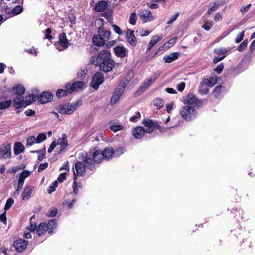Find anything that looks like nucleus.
Wrapping results in <instances>:
<instances>
[{
    "mask_svg": "<svg viewBox=\"0 0 255 255\" xmlns=\"http://www.w3.org/2000/svg\"><path fill=\"white\" fill-rule=\"evenodd\" d=\"M139 34L141 36H146L150 34V32L148 29H141L139 31Z\"/></svg>",
    "mask_w": 255,
    "mask_h": 255,
    "instance_id": "64",
    "label": "nucleus"
},
{
    "mask_svg": "<svg viewBox=\"0 0 255 255\" xmlns=\"http://www.w3.org/2000/svg\"><path fill=\"white\" fill-rule=\"evenodd\" d=\"M205 85H201L199 87V91L202 94H206L209 92V89L206 87H204Z\"/></svg>",
    "mask_w": 255,
    "mask_h": 255,
    "instance_id": "56",
    "label": "nucleus"
},
{
    "mask_svg": "<svg viewBox=\"0 0 255 255\" xmlns=\"http://www.w3.org/2000/svg\"><path fill=\"white\" fill-rule=\"evenodd\" d=\"M136 20H137L136 14L134 12L130 14V18H129L130 23L132 25H135L136 23Z\"/></svg>",
    "mask_w": 255,
    "mask_h": 255,
    "instance_id": "51",
    "label": "nucleus"
},
{
    "mask_svg": "<svg viewBox=\"0 0 255 255\" xmlns=\"http://www.w3.org/2000/svg\"><path fill=\"white\" fill-rule=\"evenodd\" d=\"M224 89V87L221 86H217L213 92V94L215 97H218L220 96L221 92Z\"/></svg>",
    "mask_w": 255,
    "mask_h": 255,
    "instance_id": "45",
    "label": "nucleus"
},
{
    "mask_svg": "<svg viewBox=\"0 0 255 255\" xmlns=\"http://www.w3.org/2000/svg\"><path fill=\"white\" fill-rule=\"evenodd\" d=\"M53 97L52 94L49 92H43L39 97H38V101L42 104H45L50 101Z\"/></svg>",
    "mask_w": 255,
    "mask_h": 255,
    "instance_id": "22",
    "label": "nucleus"
},
{
    "mask_svg": "<svg viewBox=\"0 0 255 255\" xmlns=\"http://www.w3.org/2000/svg\"><path fill=\"white\" fill-rule=\"evenodd\" d=\"M13 90L17 95H21L25 91V88L22 85H18L13 88Z\"/></svg>",
    "mask_w": 255,
    "mask_h": 255,
    "instance_id": "35",
    "label": "nucleus"
},
{
    "mask_svg": "<svg viewBox=\"0 0 255 255\" xmlns=\"http://www.w3.org/2000/svg\"><path fill=\"white\" fill-rule=\"evenodd\" d=\"M25 149V147L21 142L15 143L14 146V154L16 155L23 152Z\"/></svg>",
    "mask_w": 255,
    "mask_h": 255,
    "instance_id": "32",
    "label": "nucleus"
},
{
    "mask_svg": "<svg viewBox=\"0 0 255 255\" xmlns=\"http://www.w3.org/2000/svg\"><path fill=\"white\" fill-rule=\"evenodd\" d=\"M87 73V70L86 68H83L82 69H80V71L78 73V76L80 77L81 79H83V77L85 76Z\"/></svg>",
    "mask_w": 255,
    "mask_h": 255,
    "instance_id": "61",
    "label": "nucleus"
},
{
    "mask_svg": "<svg viewBox=\"0 0 255 255\" xmlns=\"http://www.w3.org/2000/svg\"><path fill=\"white\" fill-rule=\"evenodd\" d=\"M13 103L14 106L17 109L25 106V104L23 99H22V98L19 96H17L14 98Z\"/></svg>",
    "mask_w": 255,
    "mask_h": 255,
    "instance_id": "33",
    "label": "nucleus"
},
{
    "mask_svg": "<svg viewBox=\"0 0 255 255\" xmlns=\"http://www.w3.org/2000/svg\"><path fill=\"white\" fill-rule=\"evenodd\" d=\"M23 10V9L21 6L17 5L12 10L7 9L6 12L7 13L10 14L12 16H14L20 14L22 12Z\"/></svg>",
    "mask_w": 255,
    "mask_h": 255,
    "instance_id": "28",
    "label": "nucleus"
},
{
    "mask_svg": "<svg viewBox=\"0 0 255 255\" xmlns=\"http://www.w3.org/2000/svg\"><path fill=\"white\" fill-rule=\"evenodd\" d=\"M139 16L143 23L153 21L155 19L151 11L148 9L140 10Z\"/></svg>",
    "mask_w": 255,
    "mask_h": 255,
    "instance_id": "8",
    "label": "nucleus"
},
{
    "mask_svg": "<svg viewBox=\"0 0 255 255\" xmlns=\"http://www.w3.org/2000/svg\"><path fill=\"white\" fill-rule=\"evenodd\" d=\"M11 157V146L7 145L2 147L0 149V159H10Z\"/></svg>",
    "mask_w": 255,
    "mask_h": 255,
    "instance_id": "14",
    "label": "nucleus"
},
{
    "mask_svg": "<svg viewBox=\"0 0 255 255\" xmlns=\"http://www.w3.org/2000/svg\"><path fill=\"white\" fill-rule=\"evenodd\" d=\"M148 87V86L147 84L144 82V81L141 84L140 86L138 89L136 94L139 95L141 93H142L143 91H144Z\"/></svg>",
    "mask_w": 255,
    "mask_h": 255,
    "instance_id": "46",
    "label": "nucleus"
},
{
    "mask_svg": "<svg viewBox=\"0 0 255 255\" xmlns=\"http://www.w3.org/2000/svg\"><path fill=\"white\" fill-rule=\"evenodd\" d=\"M37 97L34 94H30L25 98V106L31 104L33 101H36Z\"/></svg>",
    "mask_w": 255,
    "mask_h": 255,
    "instance_id": "36",
    "label": "nucleus"
},
{
    "mask_svg": "<svg viewBox=\"0 0 255 255\" xmlns=\"http://www.w3.org/2000/svg\"><path fill=\"white\" fill-rule=\"evenodd\" d=\"M195 109L192 106L186 105L180 109V113L186 121H190L194 119L197 115Z\"/></svg>",
    "mask_w": 255,
    "mask_h": 255,
    "instance_id": "3",
    "label": "nucleus"
},
{
    "mask_svg": "<svg viewBox=\"0 0 255 255\" xmlns=\"http://www.w3.org/2000/svg\"><path fill=\"white\" fill-rule=\"evenodd\" d=\"M108 4L106 1H101L96 4L94 9L97 12H101L105 10Z\"/></svg>",
    "mask_w": 255,
    "mask_h": 255,
    "instance_id": "29",
    "label": "nucleus"
},
{
    "mask_svg": "<svg viewBox=\"0 0 255 255\" xmlns=\"http://www.w3.org/2000/svg\"><path fill=\"white\" fill-rule=\"evenodd\" d=\"M114 151L115 156L118 157L122 155L126 151V149L123 147H120L114 150Z\"/></svg>",
    "mask_w": 255,
    "mask_h": 255,
    "instance_id": "48",
    "label": "nucleus"
},
{
    "mask_svg": "<svg viewBox=\"0 0 255 255\" xmlns=\"http://www.w3.org/2000/svg\"><path fill=\"white\" fill-rule=\"evenodd\" d=\"M73 170L74 175H82L85 173V166L81 162H77Z\"/></svg>",
    "mask_w": 255,
    "mask_h": 255,
    "instance_id": "20",
    "label": "nucleus"
},
{
    "mask_svg": "<svg viewBox=\"0 0 255 255\" xmlns=\"http://www.w3.org/2000/svg\"><path fill=\"white\" fill-rule=\"evenodd\" d=\"M36 138L37 141V144H39L46 140V139H47V136L46 133H41L39 134L37 138Z\"/></svg>",
    "mask_w": 255,
    "mask_h": 255,
    "instance_id": "44",
    "label": "nucleus"
},
{
    "mask_svg": "<svg viewBox=\"0 0 255 255\" xmlns=\"http://www.w3.org/2000/svg\"><path fill=\"white\" fill-rule=\"evenodd\" d=\"M163 36L162 34H160V35H155L152 37L151 40L148 43L147 48L146 49V52H148L150 51L152 48L158 42L161 40L163 38Z\"/></svg>",
    "mask_w": 255,
    "mask_h": 255,
    "instance_id": "23",
    "label": "nucleus"
},
{
    "mask_svg": "<svg viewBox=\"0 0 255 255\" xmlns=\"http://www.w3.org/2000/svg\"><path fill=\"white\" fill-rule=\"evenodd\" d=\"M46 231H47V230L46 227V223H41L38 226L36 234L38 237H40L45 233Z\"/></svg>",
    "mask_w": 255,
    "mask_h": 255,
    "instance_id": "31",
    "label": "nucleus"
},
{
    "mask_svg": "<svg viewBox=\"0 0 255 255\" xmlns=\"http://www.w3.org/2000/svg\"><path fill=\"white\" fill-rule=\"evenodd\" d=\"M182 101L184 104L192 106L195 108H199L203 104V101L200 99H198L193 94H188L183 97Z\"/></svg>",
    "mask_w": 255,
    "mask_h": 255,
    "instance_id": "4",
    "label": "nucleus"
},
{
    "mask_svg": "<svg viewBox=\"0 0 255 255\" xmlns=\"http://www.w3.org/2000/svg\"><path fill=\"white\" fill-rule=\"evenodd\" d=\"M14 203V200L12 198H9L7 200L5 205L4 209L5 210H8Z\"/></svg>",
    "mask_w": 255,
    "mask_h": 255,
    "instance_id": "53",
    "label": "nucleus"
},
{
    "mask_svg": "<svg viewBox=\"0 0 255 255\" xmlns=\"http://www.w3.org/2000/svg\"><path fill=\"white\" fill-rule=\"evenodd\" d=\"M142 123L145 127V130L147 133H152L156 128L160 129L161 127L159 123L156 121L146 118L144 119Z\"/></svg>",
    "mask_w": 255,
    "mask_h": 255,
    "instance_id": "5",
    "label": "nucleus"
},
{
    "mask_svg": "<svg viewBox=\"0 0 255 255\" xmlns=\"http://www.w3.org/2000/svg\"><path fill=\"white\" fill-rule=\"evenodd\" d=\"M179 16V13H177L175 15H172L170 17L169 20L167 22V24H172L173 22H174L177 19V18Z\"/></svg>",
    "mask_w": 255,
    "mask_h": 255,
    "instance_id": "59",
    "label": "nucleus"
},
{
    "mask_svg": "<svg viewBox=\"0 0 255 255\" xmlns=\"http://www.w3.org/2000/svg\"><path fill=\"white\" fill-rule=\"evenodd\" d=\"M84 83L82 81H76L72 84H67L65 86L66 89L69 93H71L74 91H78L82 89L84 86Z\"/></svg>",
    "mask_w": 255,
    "mask_h": 255,
    "instance_id": "15",
    "label": "nucleus"
},
{
    "mask_svg": "<svg viewBox=\"0 0 255 255\" xmlns=\"http://www.w3.org/2000/svg\"><path fill=\"white\" fill-rule=\"evenodd\" d=\"M93 42L95 45L101 46L104 45L105 40L101 36L95 35L93 37Z\"/></svg>",
    "mask_w": 255,
    "mask_h": 255,
    "instance_id": "30",
    "label": "nucleus"
},
{
    "mask_svg": "<svg viewBox=\"0 0 255 255\" xmlns=\"http://www.w3.org/2000/svg\"><path fill=\"white\" fill-rule=\"evenodd\" d=\"M140 117L141 115L139 112L137 111L135 115L130 117V121L132 122H136L140 118Z\"/></svg>",
    "mask_w": 255,
    "mask_h": 255,
    "instance_id": "54",
    "label": "nucleus"
},
{
    "mask_svg": "<svg viewBox=\"0 0 255 255\" xmlns=\"http://www.w3.org/2000/svg\"><path fill=\"white\" fill-rule=\"evenodd\" d=\"M245 31H242L240 34H239L236 37L235 39V42L236 43H239L243 39L244 36Z\"/></svg>",
    "mask_w": 255,
    "mask_h": 255,
    "instance_id": "55",
    "label": "nucleus"
},
{
    "mask_svg": "<svg viewBox=\"0 0 255 255\" xmlns=\"http://www.w3.org/2000/svg\"><path fill=\"white\" fill-rule=\"evenodd\" d=\"M126 48L123 46H118L114 48V52L116 55L119 57H124L126 56Z\"/></svg>",
    "mask_w": 255,
    "mask_h": 255,
    "instance_id": "27",
    "label": "nucleus"
},
{
    "mask_svg": "<svg viewBox=\"0 0 255 255\" xmlns=\"http://www.w3.org/2000/svg\"><path fill=\"white\" fill-rule=\"evenodd\" d=\"M248 41L247 40H245L237 48V50L240 51H244L247 46Z\"/></svg>",
    "mask_w": 255,
    "mask_h": 255,
    "instance_id": "50",
    "label": "nucleus"
},
{
    "mask_svg": "<svg viewBox=\"0 0 255 255\" xmlns=\"http://www.w3.org/2000/svg\"><path fill=\"white\" fill-rule=\"evenodd\" d=\"M173 106H174V102H171L169 103H167L166 104V111L168 113H170L171 110L173 109Z\"/></svg>",
    "mask_w": 255,
    "mask_h": 255,
    "instance_id": "62",
    "label": "nucleus"
},
{
    "mask_svg": "<svg viewBox=\"0 0 255 255\" xmlns=\"http://www.w3.org/2000/svg\"><path fill=\"white\" fill-rule=\"evenodd\" d=\"M232 232H233V236H232V238L235 240V241H237L240 239H242V241L240 242V245H242V242H244V240L245 239V234H246V232L245 230L242 229L241 228H239L238 229L232 230Z\"/></svg>",
    "mask_w": 255,
    "mask_h": 255,
    "instance_id": "11",
    "label": "nucleus"
},
{
    "mask_svg": "<svg viewBox=\"0 0 255 255\" xmlns=\"http://www.w3.org/2000/svg\"><path fill=\"white\" fill-rule=\"evenodd\" d=\"M68 93L67 90L64 89H59L57 91L56 95L58 98H61L65 95H67V93Z\"/></svg>",
    "mask_w": 255,
    "mask_h": 255,
    "instance_id": "49",
    "label": "nucleus"
},
{
    "mask_svg": "<svg viewBox=\"0 0 255 255\" xmlns=\"http://www.w3.org/2000/svg\"><path fill=\"white\" fill-rule=\"evenodd\" d=\"M33 187L31 186L25 187L21 195L23 200H28L31 196Z\"/></svg>",
    "mask_w": 255,
    "mask_h": 255,
    "instance_id": "24",
    "label": "nucleus"
},
{
    "mask_svg": "<svg viewBox=\"0 0 255 255\" xmlns=\"http://www.w3.org/2000/svg\"><path fill=\"white\" fill-rule=\"evenodd\" d=\"M99 33H100L104 38H105L106 39H110V35H111V32L110 31L103 30L101 29H99Z\"/></svg>",
    "mask_w": 255,
    "mask_h": 255,
    "instance_id": "47",
    "label": "nucleus"
},
{
    "mask_svg": "<svg viewBox=\"0 0 255 255\" xmlns=\"http://www.w3.org/2000/svg\"><path fill=\"white\" fill-rule=\"evenodd\" d=\"M47 230L49 235L53 233V230L57 227V221L56 219H52L50 220L47 224L46 223Z\"/></svg>",
    "mask_w": 255,
    "mask_h": 255,
    "instance_id": "26",
    "label": "nucleus"
},
{
    "mask_svg": "<svg viewBox=\"0 0 255 255\" xmlns=\"http://www.w3.org/2000/svg\"><path fill=\"white\" fill-rule=\"evenodd\" d=\"M112 27L113 28L114 32L118 35H122L123 32L120 28L116 25L113 24Z\"/></svg>",
    "mask_w": 255,
    "mask_h": 255,
    "instance_id": "58",
    "label": "nucleus"
},
{
    "mask_svg": "<svg viewBox=\"0 0 255 255\" xmlns=\"http://www.w3.org/2000/svg\"><path fill=\"white\" fill-rule=\"evenodd\" d=\"M145 129L141 126L136 127L132 131V135L136 139H141L145 135Z\"/></svg>",
    "mask_w": 255,
    "mask_h": 255,
    "instance_id": "19",
    "label": "nucleus"
},
{
    "mask_svg": "<svg viewBox=\"0 0 255 255\" xmlns=\"http://www.w3.org/2000/svg\"><path fill=\"white\" fill-rule=\"evenodd\" d=\"M27 176H19L18 180L14 181V186L16 188L14 195H18L24 183L25 179Z\"/></svg>",
    "mask_w": 255,
    "mask_h": 255,
    "instance_id": "17",
    "label": "nucleus"
},
{
    "mask_svg": "<svg viewBox=\"0 0 255 255\" xmlns=\"http://www.w3.org/2000/svg\"><path fill=\"white\" fill-rule=\"evenodd\" d=\"M56 48L59 51H61L66 49L68 47V41L66 38L65 33H61L59 36V42L55 44Z\"/></svg>",
    "mask_w": 255,
    "mask_h": 255,
    "instance_id": "9",
    "label": "nucleus"
},
{
    "mask_svg": "<svg viewBox=\"0 0 255 255\" xmlns=\"http://www.w3.org/2000/svg\"><path fill=\"white\" fill-rule=\"evenodd\" d=\"M217 82V77L216 76L211 77L209 78H204L201 82V85L213 87Z\"/></svg>",
    "mask_w": 255,
    "mask_h": 255,
    "instance_id": "21",
    "label": "nucleus"
},
{
    "mask_svg": "<svg viewBox=\"0 0 255 255\" xmlns=\"http://www.w3.org/2000/svg\"><path fill=\"white\" fill-rule=\"evenodd\" d=\"M179 53L178 52L171 53L168 55L165 56L163 60L166 63H170L178 59Z\"/></svg>",
    "mask_w": 255,
    "mask_h": 255,
    "instance_id": "25",
    "label": "nucleus"
},
{
    "mask_svg": "<svg viewBox=\"0 0 255 255\" xmlns=\"http://www.w3.org/2000/svg\"><path fill=\"white\" fill-rule=\"evenodd\" d=\"M90 63L99 66L100 70L105 72L110 71L115 65V63L111 59V53L107 50L100 51L97 56L91 58Z\"/></svg>",
    "mask_w": 255,
    "mask_h": 255,
    "instance_id": "1",
    "label": "nucleus"
},
{
    "mask_svg": "<svg viewBox=\"0 0 255 255\" xmlns=\"http://www.w3.org/2000/svg\"><path fill=\"white\" fill-rule=\"evenodd\" d=\"M77 103H72L65 105H59L56 110L60 114H71L75 111Z\"/></svg>",
    "mask_w": 255,
    "mask_h": 255,
    "instance_id": "6",
    "label": "nucleus"
},
{
    "mask_svg": "<svg viewBox=\"0 0 255 255\" xmlns=\"http://www.w3.org/2000/svg\"><path fill=\"white\" fill-rule=\"evenodd\" d=\"M224 67V64L223 63L220 64L219 65H218L215 69L214 71L217 72L218 74H220Z\"/></svg>",
    "mask_w": 255,
    "mask_h": 255,
    "instance_id": "57",
    "label": "nucleus"
},
{
    "mask_svg": "<svg viewBox=\"0 0 255 255\" xmlns=\"http://www.w3.org/2000/svg\"><path fill=\"white\" fill-rule=\"evenodd\" d=\"M27 244L26 240L20 238L14 241L13 246L17 251L21 252L26 249Z\"/></svg>",
    "mask_w": 255,
    "mask_h": 255,
    "instance_id": "16",
    "label": "nucleus"
},
{
    "mask_svg": "<svg viewBox=\"0 0 255 255\" xmlns=\"http://www.w3.org/2000/svg\"><path fill=\"white\" fill-rule=\"evenodd\" d=\"M124 84L119 85L118 86L111 97L110 101L111 104H114L119 100L124 92Z\"/></svg>",
    "mask_w": 255,
    "mask_h": 255,
    "instance_id": "13",
    "label": "nucleus"
},
{
    "mask_svg": "<svg viewBox=\"0 0 255 255\" xmlns=\"http://www.w3.org/2000/svg\"><path fill=\"white\" fill-rule=\"evenodd\" d=\"M31 152H32V153L39 152V153H41V154L38 156V159L40 160H41L44 158V157L45 156V149H44L43 150H40V151H39V150L32 151H31Z\"/></svg>",
    "mask_w": 255,
    "mask_h": 255,
    "instance_id": "60",
    "label": "nucleus"
},
{
    "mask_svg": "<svg viewBox=\"0 0 255 255\" xmlns=\"http://www.w3.org/2000/svg\"><path fill=\"white\" fill-rule=\"evenodd\" d=\"M153 104L158 109H160L164 106V102L162 99L157 98L154 100Z\"/></svg>",
    "mask_w": 255,
    "mask_h": 255,
    "instance_id": "40",
    "label": "nucleus"
},
{
    "mask_svg": "<svg viewBox=\"0 0 255 255\" xmlns=\"http://www.w3.org/2000/svg\"><path fill=\"white\" fill-rule=\"evenodd\" d=\"M56 143L57 145H60V148L58 153L61 154L66 150L69 145L66 134L65 133L62 134L61 137L58 139Z\"/></svg>",
    "mask_w": 255,
    "mask_h": 255,
    "instance_id": "12",
    "label": "nucleus"
},
{
    "mask_svg": "<svg viewBox=\"0 0 255 255\" xmlns=\"http://www.w3.org/2000/svg\"><path fill=\"white\" fill-rule=\"evenodd\" d=\"M34 218V216H32L30 218V227L28 228L31 231H35L36 227V224L34 221H33L32 220Z\"/></svg>",
    "mask_w": 255,
    "mask_h": 255,
    "instance_id": "52",
    "label": "nucleus"
},
{
    "mask_svg": "<svg viewBox=\"0 0 255 255\" xmlns=\"http://www.w3.org/2000/svg\"><path fill=\"white\" fill-rule=\"evenodd\" d=\"M20 170V168L18 167H13L7 170V173L8 174H15L18 170Z\"/></svg>",
    "mask_w": 255,
    "mask_h": 255,
    "instance_id": "63",
    "label": "nucleus"
},
{
    "mask_svg": "<svg viewBox=\"0 0 255 255\" xmlns=\"http://www.w3.org/2000/svg\"><path fill=\"white\" fill-rule=\"evenodd\" d=\"M230 51L231 49L230 48L220 47L215 49L214 52L218 55V56L214 58V63L216 64L223 60L226 57L228 53L230 52Z\"/></svg>",
    "mask_w": 255,
    "mask_h": 255,
    "instance_id": "7",
    "label": "nucleus"
},
{
    "mask_svg": "<svg viewBox=\"0 0 255 255\" xmlns=\"http://www.w3.org/2000/svg\"><path fill=\"white\" fill-rule=\"evenodd\" d=\"M103 158L105 160H109L111 159L115 155L114 149L111 147H107L102 151Z\"/></svg>",
    "mask_w": 255,
    "mask_h": 255,
    "instance_id": "18",
    "label": "nucleus"
},
{
    "mask_svg": "<svg viewBox=\"0 0 255 255\" xmlns=\"http://www.w3.org/2000/svg\"><path fill=\"white\" fill-rule=\"evenodd\" d=\"M103 160L102 151L97 150L93 152L92 158L88 157L85 160V166L92 170L95 168V164H99Z\"/></svg>",
    "mask_w": 255,
    "mask_h": 255,
    "instance_id": "2",
    "label": "nucleus"
},
{
    "mask_svg": "<svg viewBox=\"0 0 255 255\" xmlns=\"http://www.w3.org/2000/svg\"><path fill=\"white\" fill-rule=\"evenodd\" d=\"M159 74L158 73H154L151 77L149 79H146L144 82L148 85V87L154 82L156 79L159 76Z\"/></svg>",
    "mask_w": 255,
    "mask_h": 255,
    "instance_id": "38",
    "label": "nucleus"
},
{
    "mask_svg": "<svg viewBox=\"0 0 255 255\" xmlns=\"http://www.w3.org/2000/svg\"><path fill=\"white\" fill-rule=\"evenodd\" d=\"M11 104L10 100H6L3 102H0V110H3L8 108Z\"/></svg>",
    "mask_w": 255,
    "mask_h": 255,
    "instance_id": "43",
    "label": "nucleus"
},
{
    "mask_svg": "<svg viewBox=\"0 0 255 255\" xmlns=\"http://www.w3.org/2000/svg\"><path fill=\"white\" fill-rule=\"evenodd\" d=\"M128 31H130V37H128V43L131 45L133 46H135L136 45L137 43V40L136 38L134 35V31L132 30H130L128 29Z\"/></svg>",
    "mask_w": 255,
    "mask_h": 255,
    "instance_id": "34",
    "label": "nucleus"
},
{
    "mask_svg": "<svg viewBox=\"0 0 255 255\" xmlns=\"http://www.w3.org/2000/svg\"><path fill=\"white\" fill-rule=\"evenodd\" d=\"M77 178V176H74L73 188V192L75 195L77 194L79 188H81L82 187L81 184L78 183L76 181Z\"/></svg>",
    "mask_w": 255,
    "mask_h": 255,
    "instance_id": "37",
    "label": "nucleus"
},
{
    "mask_svg": "<svg viewBox=\"0 0 255 255\" xmlns=\"http://www.w3.org/2000/svg\"><path fill=\"white\" fill-rule=\"evenodd\" d=\"M222 2L221 1H216L213 6H212L211 7H210L208 10V14H212L213 12H214L219 7L220 5H221L222 4Z\"/></svg>",
    "mask_w": 255,
    "mask_h": 255,
    "instance_id": "39",
    "label": "nucleus"
},
{
    "mask_svg": "<svg viewBox=\"0 0 255 255\" xmlns=\"http://www.w3.org/2000/svg\"><path fill=\"white\" fill-rule=\"evenodd\" d=\"M104 81V75L101 72H97L93 76L91 83V86L97 90L99 86L103 83Z\"/></svg>",
    "mask_w": 255,
    "mask_h": 255,
    "instance_id": "10",
    "label": "nucleus"
},
{
    "mask_svg": "<svg viewBox=\"0 0 255 255\" xmlns=\"http://www.w3.org/2000/svg\"><path fill=\"white\" fill-rule=\"evenodd\" d=\"M110 129L114 132H116L122 130L124 128V127L120 124H112L110 128Z\"/></svg>",
    "mask_w": 255,
    "mask_h": 255,
    "instance_id": "41",
    "label": "nucleus"
},
{
    "mask_svg": "<svg viewBox=\"0 0 255 255\" xmlns=\"http://www.w3.org/2000/svg\"><path fill=\"white\" fill-rule=\"evenodd\" d=\"M35 143H37V141L35 136H30L27 137L26 145L27 147L31 146Z\"/></svg>",
    "mask_w": 255,
    "mask_h": 255,
    "instance_id": "42",
    "label": "nucleus"
}]
</instances>
